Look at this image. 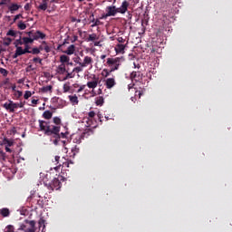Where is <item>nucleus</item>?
Wrapping results in <instances>:
<instances>
[{
  "instance_id": "f257e3e1",
  "label": "nucleus",
  "mask_w": 232,
  "mask_h": 232,
  "mask_svg": "<svg viewBox=\"0 0 232 232\" xmlns=\"http://www.w3.org/2000/svg\"><path fill=\"white\" fill-rule=\"evenodd\" d=\"M129 7H130V3L127 0H124L121 3V5L118 8L114 5L107 6L105 8L106 14H102L101 19H106L111 16H116L117 14H125L128 12Z\"/></svg>"
},
{
  "instance_id": "f03ea898",
  "label": "nucleus",
  "mask_w": 232,
  "mask_h": 232,
  "mask_svg": "<svg viewBox=\"0 0 232 232\" xmlns=\"http://www.w3.org/2000/svg\"><path fill=\"white\" fill-rule=\"evenodd\" d=\"M125 61L123 57L108 58L107 65L111 67V72L118 71L121 63Z\"/></svg>"
},
{
  "instance_id": "7ed1b4c3",
  "label": "nucleus",
  "mask_w": 232,
  "mask_h": 232,
  "mask_svg": "<svg viewBox=\"0 0 232 232\" xmlns=\"http://www.w3.org/2000/svg\"><path fill=\"white\" fill-rule=\"evenodd\" d=\"M61 180H63V176H58L57 178H53L51 183L45 184V186H47V188L50 189V191H54V189H61Z\"/></svg>"
},
{
  "instance_id": "20e7f679",
  "label": "nucleus",
  "mask_w": 232,
  "mask_h": 232,
  "mask_svg": "<svg viewBox=\"0 0 232 232\" xmlns=\"http://www.w3.org/2000/svg\"><path fill=\"white\" fill-rule=\"evenodd\" d=\"M25 34L27 36H32L34 41H36V40H39V39L44 40V39L46 38V34L42 33L41 31L32 30V31H29V32L25 33Z\"/></svg>"
},
{
  "instance_id": "39448f33",
  "label": "nucleus",
  "mask_w": 232,
  "mask_h": 232,
  "mask_svg": "<svg viewBox=\"0 0 232 232\" xmlns=\"http://www.w3.org/2000/svg\"><path fill=\"white\" fill-rule=\"evenodd\" d=\"M61 131V126H47L45 135L47 136H58Z\"/></svg>"
},
{
  "instance_id": "423d86ee",
  "label": "nucleus",
  "mask_w": 232,
  "mask_h": 232,
  "mask_svg": "<svg viewBox=\"0 0 232 232\" xmlns=\"http://www.w3.org/2000/svg\"><path fill=\"white\" fill-rule=\"evenodd\" d=\"M3 108L8 112L14 113L16 110V102H14L12 100H8L3 104Z\"/></svg>"
},
{
  "instance_id": "0eeeda50",
  "label": "nucleus",
  "mask_w": 232,
  "mask_h": 232,
  "mask_svg": "<svg viewBox=\"0 0 232 232\" xmlns=\"http://www.w3.org/2000/svg\"><path fill=\"white\" fill-rule=\"evenodd\" d=\"M93 64V59L90 56H84L82 63H80V66L85 68L88 66H92Z\"/></svg>"
},
{
  "instance_id": "6e6552de",
  "label": "nucleus",
  "mask_w": 232,
  "mask_h": 232,
  "mask_svg": "<svg viewBox=\"0 0 232 232\" xmlns=\"http://www.w3.org/2000/svg\"><path fill=\"white\" fill-rule=\"evenodd\" d=\"M24 224L29 225L31 228H27L24 232H36V222L34 220H24Z\"/></svg>"
},
{
  "instance_id": "1a4fd4ad",
  "label": "nucleus",
  "mask_w": 232,
  "mask_h": 232,
  "mask_svg": "<svg viewBox=\"0 0 232 232\" xmlns=\"http://www.w3.org/2000/svg\"><path fill=\"white\" fill-rule=\"evenodd\" d=\"M130 79L134 80L135 82H140L143 79V74L140 72H132L130 73Z\"/></svg>"
},
{
  "instance_id": "9d476101",
  "label": "nucleus",
  "mask_w": 232,
  "mask_h": 232,
  "mask_svg": "<svg viewBox=\"0 0 232 232\" xmlns=\"http://www.w3.org/2000/svg\"><path fill=\"white\" fill-rule=\"evenodd\" d=\"M38 123H39V128H40V130L44 131V134H46V130L48 129V125L49 122L48 121H43V120H38Z\"/></svg>"
},
{
  "instance_id": "9b49d317",
  "label": "nucleus",
  "mask_w": 232,
  "mask_h": 232,
  "mask_svg": "<svg viewBox=\"0 0 232 232\" xmlns=\"http://www.w3.org/2000/svg\"><path fill=\"white\" fill-rule=\"evenodd\" d=\"M98 83H99V78L93 75V81L88 82L86 85L90 89H95L98 86Z\"/></svg>"
},
{
  "instance_id": "f8f14e48",
  "label": "nucleus",
  "mask_w": 232,
  "mask_h": 232,
  "mask_svg": "<svg viewBox=\"0 0 232 232\" xmlns=\"http://www.w3.org/2000/svg\"><path fill=\"white\" fill-rule=\"evenodd\" d=\"M36 9L40 11H46L48 9V0H43L41 4H39L38 6H36Z\"/></svg>"
},
{
  "instance_id": "ddd939ff",
  "label": "nucleus",
  "mask_w": 232,
  "mask_h": 232,
  "mask_svg": "<svg viewBox=\"0 0 232 232\" xmlns=\"http://www.w3.org/2000/svg\"><path fill=\"white\" fill-rule=\"evenodd\" d=\"M31 211V208L27 206H23L21 208L17 209V212L23 216H27L29 215V212Z\"/></svg>"
},
{
  "instance_id": "4468645a",
  "label": "nucleus",
  "mask_w": 232,
  "mask_h": 232,
  "mask_svg": "<svg viewBox=\"0 0 232 232\" xmlns=\"http://www.w3.org/2000/svg\"><path fill=\"white\" fill-rule=\"evenodd\" d=\"M116 84L115 79L113 78H108L105 81V86L107 89H111L112 87H114Z\"/></svg>"
},
{
  "instance_id": "2eb2a0df",
  "label": "nucleus",
  "mask_w": 232,
  "mask_h": 232,
  "mask_svg": "<svg viewBox=\"0 0 232 232\" xmlns=\"http://www.w3.org/2000/svg\"><path fill=\"white\" fill-rule=\"evenodd\" d=\"M68 99H69L70 102L72 103V105H78L79 104V99H78V96L76 94L69 95Z\"/></svg>"
},
{
  "instance_id": "dca6fc26",
  "label": "nucleus",
  "mask_w": 232,
  "mask_h": 232,
  "mask_svg": "<svg viewBox=\"0 0 232 232\" xmlns=\"http://www.w3.org/2000/svg\"><path fill=\"white\" fill-rule=\"evenodd\" d=\"M56 72L58 74H64L65 72H68L66 71V65L64 63H61L56 69Z\"/></svg>"
},
{
  "instance_id": "f3484780",
  "label": "nucleus",
  "mask_w": 232,
  "mask_h": 232,
  "mask_svg": "<svg viewBox=\"0 0 232 232\" xmlns=\"http://www.w3.org/2000/svg\"><path fill=\"white\" fill-rule=\"evenodd\" d=\"M125 48H126V46H125L124 44H117L116 47H115V52H116L117 53H123L124 51H125Z\"/></svg>"
},
{
  "instance_id": "a211bd4d",
  "label": "nucleus",
  "mask_w": 232,
  "mask_h": 232,
  "mask_svg": "<svg viewBox=\"0 0 232 232\" xmlns=\"http://www.w3.org/2000/svg\"><path fill=\"white\" fill-rule=\"evenodd\" d=\"M75 45L74 44H71L67 50L64 52V53L68 54V55H72L75 53Z\"/></svg>"
},
{
  "instance_id": "6ab92c4d",
  "label": "nucleus",
  "mask_w": 232,
  "mask_h": 232,
  "mask_svg": "<svg viewBox=\"0 0 232 232\" xmlns=\"http://www.w3.org/2000/svg\"><path fill=\"white\" fill-rule=\"evenodd\" d=\"M11 214L9 208H4L2 209H0V215L4 218H8L9 215Z\"/></svg>"
},
{
  "instance_id": "aec40b11",
  "label": "nucleus",
  "mask_w": 232,
  "mask_h": 232,
  "mask_svg": "<svg viewBox=\"0 0 232 232\" xmlns=\"http://www.w3.org/2000/svg\"><path fill=\"white\" fill-rule=\"evenodd\" d=\"M85 133H82L81 135H75V138H73L72 141L73 143L80 144L82 142V140L84 139Z\"/></svg>"
},
{
  "instance_id": "412c9836",
  "label": "nucleus",
  "mask_w": 232,
  "mask_h": 232,
  "mask_svg": "<svg viewBox=\"0 0 232 232\" xmlns=\"http://www.w3.org/2000/svg\"><path fill=\"white\" fill-rule=\"evenodd\" d=\"M22 6L16 4H11L10 6H8V10L13 14L14 11H17L21 8Z\"/></svg>"
},
{
  "instance_id": "4be33fe9",
  "label": "nucleus",
  "mask_w": 232,
  "mask_h": 232,
  "mask_svg": "<svg viewBox=\"0 0 232 232\" xmlns=\"http://www.w3.org/2000/svg\"><path fill=\"white\" fill-rule=\"evenodd\" d=\"M26 202L32 204H35V202H37V204H39V200H37L36 196H34V194L27 198Z\"/></svg>"
},
{
  "instance_id": "5701e85b",
  "label": "nucleus",
  "mask_w": 232,
  "mask_h": 232,
  "mask_svg": "<svg viewBox=\"0 0 232 232\" xmlns=\"http://www.w3.org/2000/svg\"><path fill=\"white\" fill-rule=\"evenodd\" d=\"M23 44H34V38L32 36H28V37H23L22 38Z\"/></svg>"
},
{
  "instance_id": "b1692460",
  "label": "nucleus",
  "mask_w": 232,
  "mask_h": 232,
  "mask_svg": "<svg viewBox=\"0 0 232 232\" xmlns=\"http://www.w3.org/2000/svg\"><path fill=\"white\" fill-rule=\"evenodd\" d=\"M7 155L3 150H0V162L4 164L6 161Z\"/></svg>"
},
{
  "instance_id": "393cba45",
  "label": "nucleus",
  "mask_w": 232,
  "mask_h": 232,
  "mask_svg": "<svg viewBox=\"0 0 232 232\" xmlns=\"http://www.w3.org/2000/svg\"><path fill=\"white\" fill-rule=\"evenodd\" d=\"M1 145H5L7 147H12L14 145V141L13 140H8L7 138H4Z\"/></svg>"
},
{
  "instance_id": "a878e982",
  "label": "nucleus",
  "mask_w": 232,
  "mask_h": 232,
  "mask_svg": "<svg viewBox=\"0 0 232 232\" xmlns=\"http://www.w3.org/2000/svg\"><path fill=\"white\" fill-rule=\"evenodd\" d=\"M53 86L52 85H49V86H44L40 89V91L43 92V93H46L48 92H53Z\"/></svg>"
},
{
  "instance_id": "bb28decb",
  "label": "nucleus",
  "mask_w": 232,
  "mask_h": 232,
  "mask_svg": "<svg viewBox=\"0 0 232 232\" xmlns=\"http://www.w3.org/2000/svg\"><path fill=\"white\" fill-rule=\"evenodd\" d=\"M43 118H44L45 120H50L53 118V112L50 111H45L44 113H43Z\"/></svg>"
},
{
  "instance_id": "cd10ccee",
  "label": "nucleus",
  "mask_w": 232,
  "mask_h": 232,
  "mask_svg": "<svg viewBox=\"0 0 232 232\" xmlns=\"http://www.w3.org/2000/svg\"><path fill=\"white\" fill-rule=\"evenodd\" d=\"M95 40H99L96 34H90L87 38V42H95Z\"/></svg>"
},
{
  "instance_id": "c85d7f7f",
  "label": "nucleus",
  "mask_w": 232,
  "mask_h": 232,
  "mask_svg": "<svg viewBox=\"0 0 232 232\" xmlns=\"http://www.w3.org/2000/svg\"><path fill=\"white\" fill-rule=\"evenodd\" d=\"M95 103H96V105H100V106L103 105V103H104V98H103L102 96L97 97V98L95 99Z\"/></svg>"
},
{
  "instance_id": "c756f323",
  "label": "nucleus",
  "mask_w": 232,
  "mask_h": 232,
  "mask_svg": "<svg viewBox=\"0 0 232 232\" xmlns=\"http://www.w3.org/2000/svg\"><path fill=\"white\" fill-rule=\"evenodd\" d=\"M60 62L64 64L65 63H69L70 62V57L67 55H61L60 56Z\"/></svg>"
},
{
  "instance_id": "7c9ffc66",
  "label": "nucleus",
  "mask_w": 232,
  "mask_h": 232,
  "mask_svg": "<svg viewBox=\"0 0 232 232\" xmlns=\"http://www.w3.org/2000/svg\"><path fill=\"white\" fill-rule=\"evenodd\" d=\"M71 151H72V157H75L76 154L79 153L80 148H79L77 145H75L74 147H72V148L71 149Z\"/></svg>"
},
{
  "instance_id": "2f4dec72",
  "label": "nucleus",
  "mask_w": 232,
  "mask_h": 232,
  "mask_svg": "<svg viewBox=\"0 0 232 232\" xmlns=\"http://www.w3.org/2000/svg\"><path fill=\"white\" fill-rule=\"evenodd\" d=\"M111 72H111V69L110 71L108 69H103L102 75L104 76L105 78H107L108 76L111 75Z\"/></svg>"
},
{
  "instance_id": "473e14b6",
  "label": "nucleus",
  "mask_w": 232,
  "mask_h": 232,
  "mask_svg": "<svg viewBox=\"0 0 232 232\" xmlns=\"http://www.w3.org/2000/svg\"><path fill=\"white\" fill-rule=\"evenodd\" d=\"M53 122L56 125L59 126L62 124V120L60 117H53Z\"/></svg>"
},
{
  "instance_id": "72a5a7b5",
  "label": "nucleus",
  "mask_w": 232,
  "mask_h": 232,
  "mask_svg": "<svg viewBox=\"0 0 232 232\" xmlns=\"http://www.w3.org/2000/svg\"><path fill=\"white\" fill-rule=\"evenodd\" d=\"M17 27L20 30H25L27 26H26V24L23 21H20L17 24Z\"/></svg>"
},
{
  "instance_id": "f704fd0d",
  "label": "nucleus",
  "mask_w": 232,
  "mask_h": 232,
  "mask_svg": "<svg viewBox=\"0 0 232 232\" xmlns=\"http://www.w3.org/2000/svg\"><path fill=\"white\" fill-rule=\"evenodd\" d=\"M14 44L15 48L20 47L18 45H23L24 44L23 38L20 37L18 40H15Z\"/></svg>"
},
{
  "instance_id": "c9c22d12",
  "label": "nucleus",
  "mask_w": 232,
  "mask_h": 232,
  "mask_svg": "<svg viewBox=\"0 0 232 232\" xmlns=\"http://www.w3.org/2000/svg\"><path fill=\"white\" fill-rule=\"evenodd\" d=\"M63 90L64 93L70 92V90H71L70 82H67V83L63 84Z\"/></svg>"
},
{
  "instance_id": "e433bc0d",
  "label": "nucleus",
  "mask_w": 232,
  "mask_h": 232,
  "mask_svg": "<svg viewBox=\"0 0 232 232\" xmlns=\"http://www.w3.org/2000/svg\"><path fill=\"white\" fill-rule=\"evenodd\" d=\"M83 68H84V67H82L81 65H79V66H77V67H75V68L72 69V72H77V73H79V72H81L83 71Z\"/></svg>"
},
{
  "instance_id": "4c0bfd02",
  "label": "nucleus",
  "mask_w": 232,
  "mask_h": 232,
  "mask_svg": "<svg viewBox=\"0 0 232 232\" xmlns=\"http://www.w3.org/2000/svg\"><path fill=\"white\" fill-rule=\"evenodd\" d=\"M15 53H17L18 56L24 55V49L22 47H15Z\"/></svg>"
},
{
  "instance_id": "58836bf2",
  "label": "nucleus",
  "mask_w": 232,
  "mask_h": 232,
  "mask_svg": "<svg viewBox=\"0 0 232 232\" xmlns=\"http://www.w3.org/2000/svg\"><path fill=\"white\" fill-rule=\"evenodd\" d=\"M42 44H44V50L46 52V53H50L51 52V48L50 46H48L47 43L46 42H42Z\"/></svg>"
},
{
  "instance_id": "ea45409f",
  "label": "nucleus",
  "mask_w": 232,
  "mask_h": 232,
  "mask_svg": "<svg viewBox=\"0 0 232 232\" xmlns=\"http://www.w3.org/2000/svg\"><path fill=\"white\" fill-rule=\"evenodd\" d=\"M4 232H14V227L12 225H7L4 229Z\"/></svg>"
},
{
  "instance_id": "a19ab883",
  "label": "nucleus",
  "mask_w": 232,
  "mask_h": 232,
  "mask_svg": "<svg viewBox=\"0 0 232 232\" xmlns=\"http://www.w3.org/2000/svg\"><path fill=\"white\" fill-rule=\"evenodd\" d=\"M32 92L30 91H25L24 94V100H28L30 97H32Z\"/></svg>"
},
{
  "instance_id": "79ce46f5",
  "label": "nucleus",
  "mask_w": 232,
  "mask_h": 232,
  "mask_svg": "<svg viewBox=\"0 0 232 232\" xmlns=\"http://www.w3.org/2000/svg\"><path fill=\"white\" fill-rule=\"evenodd\" d=\"M14 95L15 96V99H16V100H19V99L23 96V92H21V91H16Z\"/></svg>"
},
{
  "instance_id": "37998d69",
  "label": "nucleus",
  "mask_w": 232,
  "mask_h": 232,
  "mask_svg": "<svg viewBox=\"0 0 232 232\" xmlns=\"http://www.w3.org/2000/svg\"><path fill=\"white\" fill-rule=\"evenodd\" d=\"M8 36L15 37L16 36V32L14 30H9L6 34Z\"/></svg>"
},
{
  "instance_id": "c03bdc74",
  "label": "nucleus",
  "mask_w": 232,
  "mask_h": 232,
  "mask_svg": "<svg viewBox=\"0 0 232 232\" xmlns=\"http://www.w3.org/2000/svg\"><path fill=\"white\" fill-rule=\"evenodd\" d=\"M0 73L4 76L6 77L8 75V71H6L4 68H0Z\"/></svg>"
},
{
  "instance_id": "a18cd8bd",
  "label": "nucleus",
  "mask_w": 232,
  "mask_h": 232,
  "mask_svg": "<svg viewBox=\"0 0 232 232\" xmlns=\"http://www.w3.org/2000/svg\"><path fill=\"white\" fill-rule=\"evenodd\" d=\"M30 53H32V54H39V53H40V49H38V48H33V49L30 51Z\"/></svg>"
},
{
  "instance_id": "49530a36",
  "label": "nucleus",
  "mask_w": 232,
  "mask_h": 232,
  "mask_svg": "<svg viewBox=\"0 0 232 232\" xmlns=\"http://www.w3.org/2000/svg\"><path fill=\"white\" fill-rule=\"evenodd\" d=\"M54 140H53V143L54 145H58L59 141H60V136H53Z\"/></svg>"
},
{
  "instance_id": "de8ad7c7",
  "label": "nucleus",
  "mask_w": 232,
  "mask_h": 232,
  "mask_svg": "<svg viewBox=\"0 0 232 232\" xmlns=\"http://www.w3.org/2000/svg\"><path fill=\"white\" fill-rule=\"evenodd\" d=\"M74 63H77L79 66H81V63H82V60L81 57H76L74 59Z\"/></svg>"
},
{
  "instance_id": "09e8293b",
  "label": "nucleus",
  "mask_w": 232,
  "mask_h": 232,
  "mask_svg": "<svg viewBox=\"0 0 232 232\" xmlns=\"http://www.w3.org/2000/svg\"><path fill=\"white\" fill-rule=\"evenodd\" d=\"M66 75L69 79H72L75 77V72L72 71L71 72H67Z\"/></svg>"
},
{
  "instance_id": "8fccbe9b",
  "label": "nucleus",
  "mask_w": 232,
  "mask_h": 232,
  "mask_svg": "<svg viewBox=\"0 0 232 232\" xmlns=\"http://www.w3.org/2000/svg\"><path fill=\"white\" fill-rule=\"evenodd\" d=\"M34 70H35V68H34L33 65L27 66L26 69H25L26 72H33Z\"/></svg>"
},
{
  "instance_id": "3c124183",
  "label": "nucleus",
  "mask_w": 232,
  "mask_h": 232,
  "mask_svg": "<svg viewBox=\"0 0 232 232\" xmlns=\"http://www.w3.org/2000/svg\"><path fill=\"white\" fill-rule=\"evenodd\" d=\"M95 115H96V113H95V111H93L88 112V117H89V119L94 118Z\"/></svg>"
},
{
  "instance_id": "603ef678",
  "label": "nucleus",
  "mask_w": 232,
  "mask_h": 232,
  "mask_svg": "<svg viewBox=\"0 0 232 232\" xmlns=\"http://www.w3.org/2000/svg\"><path fill=\"white\" fill-rule=\"evenodd\" d=\"M31 8H32V5H31V4H26V5L24 6V11H30Z\"/></svg>"
},
{
  "instance_id": "864d4df0",
  "label": "nucleus",
  "mask_w": 232,
  "mask_h": 232,
  "mask_svg": "<svg viewBox=\"0 0 232 232\" xmlns=\"http://www.w3.org/2000/svg\"><path fill=\"white\" fill-rule=\"evenodd\" d=\"M101 24V21L100 20H94V22L92 24V27H95Z\"/></svg>"
},
{
  "instance_id": "5fc2aeb1",
  "label": "nucleus",
  "mask_w": 232,
  "mask_h": 232,
  "mask_svg": "<svg viewBox=\"0 0 232 232\" xmlns=\"http://www.w3.org/2000/svg\"><path fill=\"white\" fill-rule=\"evenodd\" d=\"M89 20H90V22H92V23H94V22H95V18H94V14H93V13H91V15L89 16Z\"/></svg>"
},
{
  "instance_id": "6e6d98bb",
  "label": "nucleus",
  "mask_w": 232,
  "mask_h": 232,
  "mask_svg": "<svg viewBox=\"0 0 232 232\" xmlns=\"http://www.w3.org/2000/svg\"><path fill=\"white\" fill-rule=\"evenodd\" d=\"M15 105L16 109L24 107L23 102H20L19 103L15 102Z\"/></svg>"
},
{
  "instance_id": "4d7b16f0",
  "label": "nucleus",
  "mask_w": 232,
  "mask_h": 232,
  "mask_svg": "<svg viewBox=\"0 0 232 232\" xmlns=\"http://www.w3.org/2000/svg\"><path fill=\"white\" fill-rule=\"evenodd\" d=\"M58 136H59V139L61 140V138L62 139H65L66 138V134L65 133H63V132H58Z\"/></svg>"
},
{
  "instance_id": "13d9d810",
  "label": "nucleus",
  "mask_w": 232,
  "mask_h": 232,
  "mask_svg": "<svg viewBox=\"0 0 232 232\" xmlns=\"http://www.w3.org/2000/svg\"><path fill=\"white\" fill-rule=\"evenodd\" d=\"M33 62H34V63H42L43 60H42V59H40V58H38V57H36V58H34V59H33Z\"/></svg>"
},
{
  "instance_id": "bf43d9fd",
  "label": "nucleus",
  "mask_w": 232,
  "mask_h": 232,
  "mask_svg": "<svg viewBox=\"0 0 232 232\" xmlns=\"http://www.w3.org/2000/svg\"><path fill=\"white\" fill-rule=\"evenodd\" d=\"M71 21H72V23H74V22H76V23H82V20H81V19H76L75 17H72V18H71Z\"/></svg>"
},
{
  "instance_id": "052dcab7",
  "label": "nucleus",
  "mask_w": 232,
  "mask_h": 232,
  "mask_svg": "<svg viewBox=\"0 0 232 232\" xmlns=\"http://www.w3.org/2000/svg\"><path fill=\"white\" fill-rule=\"evenodd\" d=\"M117 41H118L119 43H121V44L125 43V40H124L123 37H118V38H117Z\"/></svg>"
},
{
  "instance_id": "680f3d73",
  "label": "nucleus",
  "mask_w": 232,
  "mask_h": 232,
  "mask_svg": "<svg viewBox=\"0 0 232 232\" xmlns=\"http://www.w3.org/2000/svg\"><path fill=\"white\" fill-rule=\"evenodd\" d=\"M5 150L6 152L11 153L13 150L10 149V146H5Z\"/></svg>"
},
{
  "instance_id": "e2e57ef3",
  "label": "nucleus",
  "mask_w": 232,
  "mask_h": 232,
  "mask_svg": "<svg viewBox=\"0 0 232 232\" xmlns=\"http://www.w3.org/2000/svg\"><path fill=\"white\" fill-rule=\"evenodd\" d=\"M85 85H82L78 90H77V92H82L84 89H85Z\"/></svg>"
},
{
  "instance_id": "0e129e2a",
  "label": "nucleus",
  "mask_w": 232,
  "mask_h": 232,
  "mask_svg": "<svg viewBox=\"0 0 232 232\" xmlns=\"http://www.w3.org/2000/svg\"><path fill=\"white\" fill-rule=\"evenodd\" d=\"M23 53L24 54H26V53H31V51L30 50H27L25 47L23 49Z\"/></svg>"
},
{
  "instance_id": "69168bd1",
  "label": "nucleus",
  "mask_w": 232,
  "mask_h": 232,
  "mask_svg": "<svg viewBox=\"0 0 232 232\" xmlns=\"http://www.w3.org/2000/svg\"><path fill=\"white\" fill-rule=\"evenodd\" d=\"M76 41H78V36H77V35H73V36H72V43H74V42H76Z\"/></svg>"
},
{
  "instance_id": "338daca9",
  "label": "nucleus",
  "mask_w": 232,
  "mask_h": 232,
  "mask_svg": "<svg viewBox=\"0 0 232 232\" xmlns=\"http://www.w3.org/2000/svg\"><path fill=\"white\" fill-rule=\"evenodd\" d=\"M21 16H22V14L15 15L14 18V22H15L16 20L20 19Z\"/></svg>"
},
{
  "instance_id": "774afa93",
  "label": "nucleus",
  "mask_w": 232,
  "mask_h": 232,
  "mask_svg": "<svg viewBox=\"0 0 232 232\" xmlns=\"http://www.w3.org/2000/svg\"><path fill=\"white\" fill-rule=\"evenodd\" d=\"M41 226H44V219L41 218L40 219V222L38 223Z\"/></svg>"
}]
</instances>
